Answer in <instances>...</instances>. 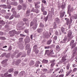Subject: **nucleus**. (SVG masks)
Here are the masks:
<instances>
[{
  "instance_id": "obj_41",
  "label": "nucleus",
  "mask_w": 77,
  "mask_h": 77,
  "mask_svg": "<svg viewBox=\"0 0 77 77\" xmlns=\"http://www.w3.org/2000/svg\"><path fill=\"white\" fill-rule=\"evenodd\" d=\"M42 12H44V10L45 9V8H44V6H42Z\"/></svg>"
},
{
  "instance_id": "obj_20",
  "label": "nucleus",
  "mask_w": 77,
  "mask_h": 77,
  "mask_svg": "<svg viewBox=\"0 0 77 77\" xmlns=\"http://www.w3.org/2000/svg\"><path fill=\"white\" fill-rule=\"evenodd\" d=\"M42 63H48V60L44 59L42 61Z\"/></svg>"
},
{
  "instance_id": "obj_9",
  "label": "nucleus",
  "mask_w": 77,
  "mask_h": 77,
  "mask_svg": "<svg viewBox=\"0 0 77 77\" xmlns=\"http://www.w3.org/2000/svg\"><path fill=\"white\" fill-rule=\"evenodd\" d=\"M66 57V56L64 55L62 57L61 62H64L65 60H66V59L65 58Z\"/></svg>"
},
{
  "instance_id": "obj_60",
  "label": "nucleus",
  "mask_w": 77,
  "mask_h": 77,
  "mask_svg": "<svg viewBox=\"0 0 77 77\" xmlns=\"http://www.w3.org/2000/svg\"><path fill=\"white\" fill-rule=\"evenodd\" d=\"M43 70L44 72H47V71H48L47 69H43Z\"/></svg>"
},
{
  "instance_id": "obj_21",
  "label": "nucleus",
  "mask_w": 77,
  "mask_h": 77,
  "mask_svg": "<svg viewBox=\"0 0 77 77\" xmlns=\"http://www.w3.org/2000/svg\"><path fill=\"white\" fill-rule=\"evenodd\" d=\"M30 44H28L26 46V50H28V49H29L30 48Z\"/></svg>"
},
{
  "instance_id": "obj_33",
  "label": "nucleus",
  "mask_w": 77,
  "mask_h": 77,
  "mask_svg": "<svg viewBox=\"0 0 77 77\" xmlns=\"http://www.w3.org/2000/svg\"><path fill=\"white\" fill-rule=\"evenodd\" d=\"M70 67V65L69 64H68L67 66H66V69L68 70L69 69V68Z\"/></svg>"
},
{
  "instance_id": "obj_37",
  "label": "nucleus",
  "mask_w": 77,
  "mask_h": 77,
  "mask_svg": "<svg viewBox=\"0 0 77 77\" xmlns=\"http://www.w3.org/2000/svg\"><path fill=\"white\" fill-rule=\"evenodd\" d=\"M34 63H35V62H34V61H31L30 64L31 65V66H32V65H33Z\"/></svg>"
},
{
  "instance_id": "obj_18",
  "label": "nucleus",
  "mask_w": 77,
  "mask_h": 77,
  "mask_svg": "<svg viewBox=\"0 0 77 77\" xmlns=\"http://www.w3.org/2000/svg\"><path fill=\"white\" fill-rule=\"evenodd\" d=\"M65 14V11L63 12L62 13L60 14V18H63L64 17V15Z\"/></svg>"
},
{
  "instance_id": "obj_24",
  "label": "nucleus",
  "mask_w": 77,
  "mask_h": 77,
  "mask_svg": "<svg viewBox=\"0 0 77 77\" xmlns=\"http://www.w3.org/2000/svg\"><path fill=\"white\" fill-rule=\"evenodd\" d=\"M18 72L17 71H16L14 72V76H17V75H18Z\"/></svg>"
},
{
  "instance_id": "obj_16",
  "label": "nucleus",
  "mask_w": 77,
  "mask_h": 77,
  "mask_svg": "<svg viewBox=\"0 0 77 77\" xmlns=\"http://www.w3.org/2000/svg\"><path fill=\"white\" fill-rule=\"evenodd\" d=\"M30 10L28 9L27 10V11H26V17H28V16L29 15V13H30Z\"/></svg>"
},
{
  "instance_id": "obj_64",
  "label": "nucleus",
  "mask_w": 77,
  "mask_h": 77,
  "mask_svg": "<svg viewBox=\"0 0 77 77\" xmlns=\"http://www.w3.org/2000/svg\"><path fill=\"white\" fill-rule=\"evenodd\" d=\"M64 76V75L63 74L62 75H59V77H63Z\"/></svg>"
},
{
  "instance_id": "obj_11",
  "label": "nucleus",
  "mask_w": 77,
  "mask_h": 77,
  "mask_svg": "<svg viewBox=\"0 0 77 77\" xmlns=\"http://www.w3.org/2000/svg\"><path fill=\"white\" fill-rule=\"evenodd\" d=\"M21 62V60L20 59H18L17 60L15 63V64L16 65H19V64L20 63V62Z\"/></svg>"
},
{
  "instance_id": "obj_63",
  "label": "nucleus",
  "mask_w": 77,
  "mask_h": 77,
  "mask_svg": "<svg viewBox=\"0 0 77 77\" xmlns=\"http://www.w3.org/2000/svg\"><path fill=\"white\" fill-rule=\"evenodd\" d=\"M77 68H75L73 70V72H75V71H77Z\"/></svg>"
},
{
  "instance_id": "obj_14",
  "label": "nucleus",
  "mask_w": 77,
  "mask_h": 77,
  "mask_svg": "<svg viewBox=\"0 0 77 77\" xmlns=\"http://www.w3.org/2000/svg\"><path fill=\"white\" fill-rule=\"evenodd\" d=\"M37 20H38V18H34L32 21H33V22L34 23V24H37Z\"/></svg>"
},
{
  "instance_id": "obj_48",
  "label": "nucleus",
  "mask_w": 77,
  "mask_h": 77,
  "mask_svg": "<svg viewBox=\"0 0 77 77\" xmlns=\"http://www.w3.org/2000/svg\"><path fill=\"white\" fill-rule=\"evenodd\" d=\"M25 32L26 33H29V30L28 29H25Z\"/></svg>"
},
{
  "instance_id": "obj_40",
  "label": "nucleus",
  "mask_w": 77,
  "mask_h": 77,
  "mask_svg": "<svg viewBox=\"0 0 77 77\" xmlns=\"http://www.w3.org/2000/svg\"><path fill=\"white\" fill-rule=\"evenodd\" d=\"M44 25L42 24V23H40V27H41V28H42L43 27H44Z\"/></svg>"
},
{
  "instance_id": "obj_25",
  "label": "nucleus",
  "mask_w": 77,
  "mask_h": 77,
  "mask_svg": "<svg viewBox=\"0 0 77 77\" xmlns=\"http://www.w3.org/2000/svg\"><path fill=\"white\" fill-rule=\"evenodd\" d=\"M68 14H69V11H70V9H71V6L69 5L68 6Z\"/></svg>"
},
{
  "instance_id": "obj_35",
  "label": "nucleus",
  "mask_w": 77,
  "mask_h": 77,
  "mask_svg": "<svg viewBox=\"0 0 77 77\" xmlns=\"http://www.w3.org/2000/svg\"><path fill=\"white\" fill-rule=\"evenodd\" d=\"M13 71H14V70L13 69H11L8 70V72L11 73Z\"/></svg>"
},
{
  "instance_id": "obj_49",
  "label": "nucleus",
  "mask_w": 77,
  "mask_h": 77,
  "mask_svg": "<svg viewBox=\"0 0 77 77\" xmlns=\"http://www.w3.org/2000/svg\"><path fill=\"white\" fill-rule=\"evenodd\" d=\"M35 12L37 14H38V12H39V11H38V9H35Z\"/></svg>"
},
{
  "instance_id": "obj_42",
  "label": "nucleus",
  "mask_w": 77,
  "mask_h": 77,
  "mask_svg": "<svg viewBox=\"0 0 77 77\" xmlns=\"http://www.w3.org/2000/svg\"><path fill=\"white\" fill-rule=\"evenodd\" d=\"M7 8L8 9H10L11 8V5H7Z\"/></svg>"
},
{
  "instance_id": "obj_46",
  "label": "nucleus",
  "mask_w": 77,
  "mask_h": 77,
  "mask_svg": "<svg viewBox=\"0 0 77 77\" xmlns=\"http://www.w3.org/2000/svg\"><path fill=\"white\" fill-rule=\"evenodd\" d=\"M34 50H36V48H37V46L36 45H35L33 47Z\"/></svg>"
},
{
  "instance_id": "obj_52",
  "label": "nucleus",
  "mask_w": 77,
  "mask_h": 77,
  "mask_svg": "<svg viewBox=\"0 0 77 77\" xmlns=\"http://www.w3.org/2000/svg\"><path fill=\"white\" fill-rule=\"evenodd\" d=\"M37 62H36L35 64V66H36V67L39 66V64Z\"/></svg>"
},
{
  "instance_id": "obj_59",
  "label": "nucleus",
  "mask_w": 77,
  "mask_h": 77,
  "mask_svg": "<svg viewBox=\"0 0 77 77\" xmlns=\"http://www.w3.org/2000/svg\"><path fill=\"white\" fill-rule=\"evenodd\" d=\"M35 8L36 9H38V8H40V6H39V5H38V6L36 5V6H35Z\"/></svg>"
},
{
  "instance_id": "obj_53",
  "label": "nucleus",
  "mask_w": 77,
  "mask_h": 77,
  "mask_svg": "<svg viewBox=\"0 0 77 77\" xmlns=\"http://www.w3.org/2000/svg\"><path fill=\"white\" fill-rule=\"evenodd\" d=\"M50 48V46H45V49H48L49 48Z\"/></svg>"
},
{
  "instance_id": "obj_13",
  "label": "nucleus",
  "mask_w": 77,
  "mask_h": 77,
  "mask_svg": "<svg viewBox=\"0 0 77 77\" xmlns=\"http://www.w3.org/2000/svg\"><path fill=\"white\" fill-rule=\"evenodd\" d=\"M11 5H14V6H17L18 5V3L16 2H11Z\"/></svg>"
},
{
  "instance_id": "obj_28",
  "label": "nucleus",
  "mask_w": 77,
  "mask_h": 77,
  "mask_svg": "<svg viewBox=\"0 0 77 77\" xmlns=\"http://www.w3.org/2000/svg\"><path fill=\"white\" fill-rule=\"evenodd\" d=\"M42 31V29H37V32L38 33H41Z\"/></svg>"
},
{
  "instance_id": "obj_10",
  "label": "nucleus",
  "mask_w": 77,
  "mask_h": 77,
  "mask_svg": "<svg viewBox=\"0 0 77 77\" xmlns=\"http://www.w3.org/2000/svg\"><path fill=\"white\" fill-rule=\"evenodd\" d=\"M45 38H48L49 37V33L48 32H45V34H43Z\"/></svg>"
},
{
  "instance_id": "obj_22",
  "label": "nucleus",
  "mask_w": 77,
  "mask_h": 77,
  "mask_svg": "<svg viewBox=\"0 0 77 77\" xmlns=\"http://www.w3.org/2000/svg\"><path fill=\"white\" fill-rule=\"evenodd\" d=\"M55 64L56 63H52L51 65V68H53V67L55 65Z\"/></svg>"
},
{
  "instance_id": "obj_54",
  "label": "nucleus",
  "mask_w": 77,
  "mask_h": 77,
  "mask_svg": "<svg viewBox=\"0 0 77 77\" xmlns=\"http://www.w3.org/2000/svg\"><path fill=\"white\" fill-rule=\"evenodd\" d=\"M56 61L55 60H51V61H50L51 63H54V62Z\"/></svg>"
},
{
  "instance_id": "obj_43",
  "label": "nucleus",
  "mask_w": 77,
  "mask_h": 77,
  "mask_svg": "<svg viewBox=\"0 0 77 77\" xmlns=\"http://www.w3.org/2000/svg\"><path fill=\"white\" fill-rule=\"evenodd\" d=\"M47 13L46 11H43V15H47Z\"/></svg>"
},
{
  "instance_id": "obj_29",
  "label": "nucleus",
  "mask_w": 77,
  "mask_h": 77,
  "mask_svg": "<svg viewBox=\"0 0 77 77\" xmlns=\"http://www.w3.org/2000/svg\"><path fill=\"white\" fill-rule=\"evenodd\" d=\"M52 41V40H51L50 39L48 40L47 42V44H48V45H49L51 44V42Z\"/></svg>"
},
{
  "instance_id": "obj_36",
  "label": "nucleus",
  "mask_w": 77,
  "mask_h": 77,
  "mask_svg": "<svg viewBox=\"0 0 77 77\" xmlns=\"http://www.w3.org/2000/svg\"><path fill=\"white\" fill-rule=\"evenodd\" d=\"M21 53H20L19 54L17 55L16 56V58H18L19 57H20V56H21Z\"/></svg>"
},
{
  "instance_id": "obj_31",
  "label": "nucleus",
  "mask_w": 77,
  "mask_h": 77,
  "mask_svg": "<svg viewBox=\"0 0 77 77\" xmlns=\"http://www.w3.org/2000/svg\"><path fill=\"white\" fill-rule=\"evenodd\" d=\"M72 17H73L74 18L75 20L77 19V14H74L73 16Z\"/></svg>"
},
{
  "instance_id": "obj_19",
  "label": "nucleus",
  "mask_w": 77,
  "mask_h": 77,
  "mask_svg": "<svg viewBox=\"0 0 77 77\" xmlns=\"http://www.w3.org/2000/svg\"><path fill=\"white\" fill-rule=\"evenodd\" d=\"M34 24L35 25L33 27V30H35V29H36L37 27L38 23H36V24Z\"/></svg>"
},
{
  "instance_id": "obj_17",
  "label": "nucleus",
  "mask_w": 77,
  "mask_h": 77,
  "mask_svg": "<svg viewBox=\"0 0 77 77\" xmlns=\"http://www.w3.org/2000/svg\"><path fill=\"white\" fill-rule=\"evenodd\" d=\"M56 49L57 51H60V47L59 45H57L56 46Z\"/></svg>"
},
{
  "instance_id": "obj_23",
  "label": "nucleus",
  "mask_w": 77,
  "mask_h": 77,
  "mask_svg": "<svg viewBox=\"0 0 77 77\" xmlns=\"http://www.w3.org/2000/svg\"><path fill=\"white\" fill-rule=\"evenodd\" d=\"M1 7H2L4 9H6L7 8V6L6 5H1Z\"/></svg>"
},
{
  "instance_id": "obj_2",
  "label": "nucleus",
  "mask_w": 77,
  "mask_h": 77,
  "mask_svg": "<svg viewBox=\"0 0 77 77\" xmlns=\"http://www.w3.org/2000/svg\"><path fill=\"white\" fill-rule=\"evenodd\" d=\"M20 33L17 32L15 30H14L9 32V34H10V36H14L15 35H18Z\"/></svg>"
},
{
  "instance_id": "obj_1",
  "label": "nucleus",
  "mask_w": 77,
  "mask_h": 77,
  "mask_svg": "<svg viewBox=\"0 0 77 77\" xmlns=\"http://www.w3.org/2000/svg\"><path fill=\"white\" fill-rule=\"evenodd\" d=\"M65 20H66V24L67 26H69V29H70V27H71V26H72L71 23H72V19H70V20H69V19H67L66 18H65Z\"/></svg>"
},
{
  "instance_id": "obj_30",
  "label": "nucleus",
  "mask_w": 77,
  "mask_h": 77,
  "mask_svg": "<svg viewBox=\"0 0 77 77\" xmlns=\"http://www.w3.org/2000/svg\"><path fill=\"white\" fill-rule=\"evenodd\" d=\"M19 24L21 25V26H20V27H21V26H23L24 25V23H23V21L21 22H20L19 23Z\"/></svg>"
},
{
  "instance_id": "obj_34",
  "label": "nucleus",
  "mask_w": 77,
  "mask_h": 77,
  "mask_svg": "<svg viewBox=\"0 0 77 77\" xmlns=\"http://www.w3.org/2000/svg\"><path fill=\"white\" fill-rule=\"evenodd\" d=\"M57 37L56 36H55L53 38V41H56V40H57Z\"/></svg>"
},
{
  "instance_id": "obj_45",
  "label": "nucleus",
  "mask_w": 77,
  "mask_h": 77,
  "mask_svg": "<svg viewBox=\"0 0 77 77\" xmlns=\"http://www.w3.org/2000/svg\"><path fill=\"white\" fill-rule=\"evenodd\" d=\"M60 69V68L58 67V68H57L56 69H55V72H56L57 71H59V70Z\"/></svg>"
},
{
  "instance_id": "obj_4",
  "label": "nucleus",
  "mask_w": 77,
  "mask_h": 77,
  "mask_svg": "<svg viewBox=\"0 0 77 77\" xmlns=\"http://www.w3.org/2000/svg\"><path fill=\"white\" fill-rule=\"evenodd\" d=\"M74 40H72L70 43V45H72V49L74 47H75V45H76V43H74Z\"/></svg>"
},
{
  "instance_id": "obj_7",
  "label": "nucleus",
  "mask_w": 77,
  "mask_h": 77,
  "mask_svg": "<svg viewBox=\"0 0 77 77\" xmlns=\"http://www.w3.org/2000/svg\"><path fill=\"white\" fill-rule=\"evenodd\" d=\"M77 50V48H74L73 49V55L74 56L75 55V53H76V51Z\"/></svg>"
},
{
  "instance_id": "obj_26",
  "label": "nucleus",
  "mask_w": 77,
  "mask_h": 77,
  "mask_svg": "<svg viewBox=\"0 0 77 77\" xmlns=\"http://www.w3.org/2000/svg\"><path fill=\"white\" fill-rule=\"evenodd\" d=\"M8 59H6V60H4L2 62V64H3L4 63H6V62H7V61H8Z\"/></svg>"
},
{
  "instance_id": "obj_3",
  "label": "nucleus",
  "mask_w": 77,
  "mask_h": 77,
  "mask_svg": "<svg viewBox=\"0 0 77 77\" xmlns=\"http://www.w3.org/2000/svg\"><path fill=\"white\" fill-rule=\"evenodd\" d=\"M72 32L71 31V30H69L68 32V36L69 37V38L68 40V42L72 38Z\"/></svg>"
},
{
  "instance_id": "obj_55",
  "label": "nucleus",
  "mask_w": 77,
  "mask_h": 77,
  "mask_svg": "<svg viewBox=\"0 0 77 77\" xmlns=\"http://www.w3.org/2000/svg\"><path fill=\"white\" fill-rule=\"evenodd\" d=\"M40 3V2H38L37 3H35V6H37V5L38 4H39Z\"/></svg>"
},
{
  "instance_id": "obj_32",
  "label": "nucleus",
  "mask_w": 77,
  "mask_h": 77,
  "mask_svg": "<svg viewBox=\"0 0 77 77\" xmlns=\"http://www.w3.org/2000/svg\"><path fill=\"white\" fill-rule=\"evenodd\" d=\"M23 38H19V42H20V43H23Z\"/></svg>"
},
{
  "instance_id": "obj_50",
  "label": "nucleus",
  "mask_w": 77,
  "mask_h": 77,
  "mask_svg": "<svg viewBox=\"0 0 77 77\" xmlns=\"http://www.w3.org/2000/svg\"><path fill=\"white\" fill-rule=\"evenodd\" d=\"M34 50L35 53L36 54L38 53V52H39L38 50L37 49H35V50Z\"/></svg>"
},
{
  "instance_id": "obj_47",
  "label": "nucleus",
  "mask_w": 77,
  "mask_h": 77,
  "mask_svg": "<svg viewBox=\"0 0 77 77\" xmlns=\"http://www.w3.org/2000/svg\"><path fill=\"white\" fill-rule=\"evenodd\" d=\"M61 31L63 33L64 32V30H65V29H64V28L61 27Z\"/></svg>"
},
{
  "instance_id": "obj_39",
  "label": "nucleus",
  "mask_w": 77,
  "mask_h": 77,
  "mask_svg": "<svg viewBox=\"0 0 77 77\" xmlns=\"http://www.w3.org/2000/svg\"><path fill=\"white\" fill-rule=\"evenodd\" d=\"M7 4H9V5H11V2L10 0H7Z\"/></svg>"
},
{
  "instance_id": "obj_8",
  "label": "nucleus",
  "mask_w": 77,
  "mask_h": 77,
  "mask_svg": "<svg viewBox=\"0 0 77 77\" xmlns=\"http://www.w3.org/2000/svg\"><path fill=\"white\" fill-rule=\"evenodd\" d=\"M67 40H68V38L65 37L64 38L63 40L61 42V43H66V41H67Z\"/></svg>"
},
{
  "instance_id": "obj_15",
  "label": "nucleus",
  "mask_w": 77,
  "mask_h": 77,
  "mask_svg": "<svg viewBox=\"0 0 77 77\" xmlns=\"http://www.w3.org/2000/svg\"><path fill=\"white\" fill-rule=\"evenodd\" d=\"M25 74V72L24 71H21L20 72L19 74V75L20 77H23V75H24Z\"/></svg>"
},
{
  "instance_id": "obj_27",
  "label": "nucleus",
  "mask_w": 77,
  "mask_h": 77,
  "mask_svg": "<svg viewBox=\"0 0 77 77\" xmlns=\"http://www.w3.org/2000/svg\"><path fill=\"white\" fill-rule=\"evenodd\" d=\"M21 8H22V7H21V6L20 5H18L17 6V9L19 10H20V9H21Z\"/></svg>"
},
{
  "instance_id": "obj_38",
  "label": "nucleus",
  "mask_w": 77,
  "mask_h": 77,
  "mask_svg": "<svg viewBox=\"0 0 77 77\" xmlns=\"http://www.w3.org/2000/svg\"><path fill=\"white\" fill-rule=\"evenodd\" d=\"M0 24H5V23L3 21V20H0Z\"/></svg>"
},
{
  "instance_id": "obj_51",
  "label": "nucleus",
  "mask_w": 77,
  "mask_h": 77,
  "mask_svg": "<svg viewBox=\"0 0 77 77\" xmlns=\"http://www.w3.org/2000/svg\"><path fill=\"white\" fill-rule=\"evenodd\" d=\"M34 23H35L33 21L32 22H31L30 24V26H32L34 24Z\"/></svg>"
},
{
  "instance_id": "obj_57",
  "label": "nucleus",
  "mask_w": 77,
  "mask_h": 77,
  "mask_svg": "<svg viewBox=\"0 0 77 77\" xmlns=\"http://www.w3.org/2000/svg\"><path fill=\"white\" fill-rule=\"evenodd\" d=\"M42 2L44 4H45V5L46 3V1L44 0H43L42 1Z\"/></svg>"
},
{
  "instance_id": "obj_56",
  "label": "nucleus",
  "mask_w": 77,
  "mask_h": 77,
  "mask_svg": "<svg viewBox=\"0 0 77 77\" xmlns=\"http://www.w3.org/2000/svg\"><path fill=\"white\" fill-rule=\"evenodd\" d=\"M26 5L25 4H24L23 5V9H26Z\"/></svg>"
},
{
  "instance_id": "obj_44",
  "label": "nucleus",
  "mask_w": 77,
  "mask_h": 77,
  "mask_svg": "<svg viewBox=\"0 0 77 77\" xmlns=\"http://www.w3.org/2000/svg\"><path fill=\"white\" fill-rule=\"evenodd\" d=\"M20 17V15L19 14H16L14 15V17L15 18H18Z\"/></svg>"
},
{
  "instance_id": "obj_58",
  "label": "nucleus",
  "mask_w": 77,
  "mask_h": 77,
  "mask_svg": "<svg viewBox=\"0 0 77 77\" xmlns=\"http://www.w3.org/2000/svg\"><path fill=\"white\" fill-rule=\"evenodd\" d=\"M1 12L2 13H5L6 12V11L5 10H2L1 11Z\"/></svg>"
},
{
  "instance_id": "obj_61",
  "label": "nucleus",
  "mask_w": 77,
  "mask_h": 77,
  "mask_svg": "<svg viewBox=\"0 0 77 77\" xmlns=\"http://www.w3.org/2000/svg\"><path fill=\"white\" fill-rule=\"evenodd\" d=\"M54 29H55V28H56V27H57V26H56V24L55 23H54Z\"/></svg>"
},
{
  "instance_id": "obj_6",
  "label": "nucleus",
  "mask_w": 77,
  "mask_h": 77,
  "mask_svg": "<svg viewBox=\"0 0 77 77\" xmlns=\"http://www.w3.org/2000/svg\"><path fill=\"white\" fill-rule=\"evenodd\" d=\"M51 52L49 54V56H51V57H54L55 56L54 55V53L53 52V50H51Z\"/></svg>"
},
{
  "instance_id": "obj_5",
  "label": "nucleus",
  "mask_w": 77,
  "mask_h": 77,
  "mask_svg": "<svg viewBox=\"0 0 77 77\" xmlns=\"http://www.w3.org/2000/svg\"><path fill=\"white\" fill-rule=\"evenodd\" d=\"M30 41V39L29 37L27 36L26 37V38L25 39V44L26 43H29Z\"/></svg>"
},
{
  "instance_id": "obj_12",
  "label": "nucleus",
  "mask_w": 77,
  "mask_h": 77,
  "mask_svg": "<svg viewBox=\"0 0 77 77\" xmlns=\"http://www.w3.org/2000/svg\"><path fill=\"white\" fill-rule=\"evenodd\" d=\"M55 22L57 24H59L60 23V19L58 18H56L55 20Z\"/></svg>"
},
{
  "instance_id": "obj_62",
  "label": "nucleus",
  "mask_w": 77,
  "mask_h": 77,
  "mask_svg": "<svg viewBox=\"0 0 77 77\" xmlns=\"http://www.w3.org/2000/svg\"><path fill=\"white\" fill-rule=\"evenodd\" d=\"M14 18V16L13 15H11L10 18V20H12L13 18Z\"/></svg>"
}]
</instances>
